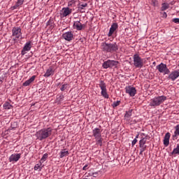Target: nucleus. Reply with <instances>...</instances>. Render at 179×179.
Segmentation results:
<instances>
[{
  "instance_id": "nucleus-20",
  "label": "nucleus",
  "mask_w": 179,
  "mask_h": 179,
  "mask_svg": "<svg viewBox=\"0 0 179 179\" xmlns=\"http://www.w3.org/2000/svg\"><path fill=\"white\" fill-rule=\"evenodd\" d=\"M178 136H179V124H177L175 127V131H174V134L173 135V140L178 139Z\"/></svg>"
},
{
  "instance_id": "nucleus-13",
  "label": "nucleus",
  "mask_w": 179,
  "mask_h": 179,
  "mask_svg": "<svg viewBox=\"0 0 179 179\" xmlns=\"http://www.w3.org/2000/svg\"><path fill=\"white\" fill-rule=\"evenodd\" d=\"M101 128V126H99V127L94 128L92 130V136H94V139H96V142L100 136V133L102 132Z\"/></svg>"
},
{
  "instance_id": "nucleus-45",
  "label": "nucleus",
  "mask_w": 179,
  "mask_h": 179,
  "mask_svg": "<svg viewBox=\"0 0 179 179\" xmlns=\"http://www.w3.org/2000/svg\"><path fill=\"white\" fill-rule=\"evenodd\" d=\"M138 138H139V134H137V135L136 136V140L138 139Z\"/></svg>"
},
{
  "instance_id": "nucleus-23",
  "label": "nucleus",
  "mask_w": 179,
  "mask_h": 179,
  "mask_svg": "<svg viewBox=\"0 0 179 179\" xmlns=\"http://www.w3.org/2000/svg\"><path fill=\"white\" fill-rule=\"evenodd\" d=\"M146 141H147L146 138L142 137L139 141V146L140 147H145V148H146V145H145L146 143Z\"/></svg>"
},
{
  "instance_id": "nucleus-21",
  "label": "nucleus",
  "mask_w": 179,
  "mask_h": 179,
  "mask_svg": "<svg viewBox=\"0 0 179 179\" xmlns=\"http://www.w3.org/2000/svg\"><path fill=\"white\" fill-rule=\"evenodd\" d=\"M52 74H54V71L52 67H50L48 69H47L46 73H45L44 77H50V76Z\"/></svg>"
},
{
  "instance_id": "nucleus-24",
  "label": "nucleus",
  "mask_w": 179,
  "mask_h": 179,
  "mask_svg": "<svg viewBox=\"0 0 179 179\" xmlns=\"http://www.w3.org/2000/svg\"><path fill=\"white\" fill-rule=\"evenodd\" d=\"M69 154V150H62L60 152V157H67Z\"/></svg>"
},
{
  "instance_id": "nucleus-7",
  "label": "nucleus",
  "mask_w": 179,
  "mask_h": 179,
  "mask_svg": "<svg viewBox=\"0 0 179 179\" xmlns=\"http://www.w3.org/2000/svg\"><path fill=\"white\" fill-rule=\"evenodd\" d=\"M157 70H158L160 73H170V69H169L167 65L166 64H163V62H161L159 65L157 66Z\"/></svg>"
},
{
  "instance_id": "nucleus-16",
  "label": "nucleus",
  "mask_w": 179,
  "mask_h": 179,
  "mask_svg": "<svg viewBox=\"0 0 179 179\" xmlns=\"http://www.w3.org/2000/svg\"><path fill=\"white\" fill-rule=\"evenodd\" d=\"M73 26L76 28V30L80 31L85 29V24H81L80 22H74Z\"/></svg>"
},
{
  "instance_id": "nucleus-8",
  "label": "nucleus",
  "mask_w": 179,
  "mask_h": 179,
  "mask_svg": "<svg viewBox=\"0 0 179 179\" xmlns=\"http://www.w3.org/2000/svg\"><path fill=\"white\" fill-rule=\"evenodd\" d=\"M12 36L17 39H19V38L22 39V29H20V27H13L12 29Z\"/></svg>"
},
{
  "instance_id": "nucleus-44",
  "label": "nucleus",
  "mask_w": 179,
  "mask_h": 179,
  "mask_svg": "<svg viewBox=\"0 0 179 179\" xmlns=\"http://www.w3.org/2000/svg\"><path fill=\"white\" fill-rule=\"evenodd\" d=\"M3 84V80L0 78V85Z\"/></svg>"
},
{
  "instance_id": "nucleus-29",
  "label": "nucleus",
  "mask_w": 179,
  "mask_h": 179,
  "mask_svg": "<svg viewBox=\"0 0 179 179\" xmlns=\"http://www.w3.org/2000/svg\"><path fill=\"white\" fill-rule=\"evenodd\" d=\"M176 154H179V145H177L176 148H174L171 155L176 156Z\"/></svg>"
},
{
  "instance_id": "nucleus-30",
  "label": "nucleus",
  "mask_w": 179,
  "mask_h": 179,
  "mask_svg": "<svg viewBox=\"0 0 179 179\" xmlns=\"http://www.w3.org/2000/svg\"><path fill=\"white\" fill-rule=\"evenodd\" d=\"M48 157V154L45 153L41 159V162H42V164H43L44 162H46Z\"/></svg>"
},
{
  "instance_id": "nucleus-39",
  "label": "nucleus",
  "mask_w": 179,
  "mask_h": 179,
  "mask_svg": "<svg viewBox=\"0 0 179 179\" xmlns=\"http://www.w3.org/2000/svg\"><path fill=\"white\" fill-rule=\"evenodd\" d=\"M168 14L166 13V12H164V13L162 14V17L163 18H167Z\"/></svg>"
},
{
  "instance_id": "nucleus-3",
  "label": "nucleus",
  "mask_w": 179,
  "mask_h": 179,
  "mask_svg": "<svg viewBox=\"0 0 179 179\" xmlns=\"http://www.w3.org/2000/svg\"><path fill=\"white\" fill-rule=\"evenodd\" d=\"M101 48L103 51L105 52H117L118 50V45L117 43H102L101 45Z\"/></svg>"
},
{
  "instance_id": "nucleus-34",
  "label": "nucleus",
  "mask_w": 179,
  "mask_h": 179,
  "mask_svg": "<svg viewBox=\"0 0 179 179\" xmlns=\"http://www.w3.org/2000/svg\"><path fill=\"white\" fill-rule=\"evenodd\" d=\"M120 103H121L120 101H114L113 103V105H112V106H113V108H115V107H117V106H119Z\"/></svg>"
},
{
  "instance_id": "nucleus-46",
  "label": "nucleus",
  "mask_w": 179,
  "mask_h": 179,
  "mask_svg": "<svg viewBox=\"0 0 179 179\" xmlns=\"http://www.w3.org/2000/svg\"><path fill=\"white\" fill-rule=\"evenodd\" d=\"M178 78L179 77V69L177 70Z\"/></svg>"
},
{
  "instance_id": "nucleus-43",
  "label": "nucleus",
  "mask_w": 179,
  "mask_h": 179,
  "mask_svg": "<svg viewBox=\"0 0 179 179\" xmlns=\"http://www.w3.org/2000/svg\"><path fill=\"white\" fill-rule=\"evenodd\" d=\"M92 176H93L94 178H96V176H98V173H93Z\"/></svg>"
},
{
  "instance_id": "nucleus-4",
  "label": "nucleus",
  "mask_w": 179,
  "mask_h": 179,
  "mask_svg": "<svg viewBox=\"0 0 179 179\" xmlns=\"http://www.w3.org/2000/svg\"><path fill=\"white\" fill-rule=\"evenodd\" d=\"M134 59V66L137 69H141L144 66L143 59L140 57L139 55H133Z\"/></svg>"
},
{
  "instance_id": "nucleus-41",
  "label": "nucleus",
  "mask_w": 179,
  "mask_h": 179,
  "mask_svg": "<svg viewBox=\"0 0 179 179\" xmlns=\"http://www.w3.org/2000/svg\"><path fill=\"white\" fill-rule=\"evenodd\" d=\"M88 167V164H85V166H84V167L83 168V171H86Z\"/></svg>"
},
{
  "instance_id": "nucleus-35",
  "label": "nucleus",
  "mask_w": 179,
  "mask_h": 179,
  "mask_svg": "<svg viewBox=\"0 0 179 179\" xmlns=\"http://www.w3.org/2000/svg\"><path fill=\"white\" fill-rule=\"evenodd\" d=\"M16 127H17V123L12 122L10 129H15Z\"/></svg>"
},
{
  "instance_id": "nucleus-27",
  "label": "nucleus",
  "mask_w": 179,
  "mask_h": 179,
  "mask_svg": "<svg viewBox=\"0 0 179 179\" xmlns=\"http://www.w3.org/2000/svg\"><path fill=\"white\" fill-rule=\"evenodd\" d=\"M132 112H133V109H129V110L126 112L124 117L129 118L130 117H132Z\"/></svg>"
},
{
  "instance_id": "nucleus-31",
  "label": "nucleus",
  "mask_w": 179,
  "mask_h": 179,
  "mask_svg": "<svg viewBox=\"0 0 179 179\" xmlns=\"http://www.w3.org/2000/svg\"><path fill=\"white\" fill-rule=\"evenodd\" d=\"M47 25L48 26H50L51 27H55V23H54V20H51L50 19L48 20V22H47Z\"/></svg>"
},
{
  "instance_id": "nucleus-12",
  "label": "nucleus",
  "mask_w": 179,
  "mask_h": 179,
  "mask_svg": "<svg viewBox=\"0 0 179 179\" xmlns=\"http://www.w3.org/2000/svg\"><path fill=\"white\" fill-rule=\"evenodd\" d=\"M21 156H22L21 153L12 154L9 157V162H19Z\"/></svg>"
},
{
  "instance_id": "nucleus-18",
  "label": "nucleus",
  "mask_w": 179,
  "mask_h": 179,
  "mask_svg": "<svg viewBox=\"0 0 179 179\" xmlns=\"http://www.w3.org/2000/svg\"><path fill=\"white\" fill-rule=\"evenodd\" d=\"M177 78H178V71H173L169 76V79H171L173 81L176 80Z\"/></svg>"
},
{
  "instance_id": "nucleus-5",
  "label": "nucleus",
  "mask_w": 179,
  "mask_h": 179,
  "mask_svg": "<svg viewBox=\"0 0 179 179\" xmlns=\"http://www.w3.org/2000/svg\"><path fill=\"white\" fill-rule=\"evenodd\" d=\"M99 87L101 90V96H103V98H105V99H108L109 94L107 92L106 84L105 83V82L103 80H101L99 81Z\"/></svg>"
},
{
  "instance_id": "nucleus-10",
  "label": "nucleus",
  "mask_w": 179,
  "mask_h": 179,
  "mask_svg": "<svg viewBox=\"0 0 179 179\" xmlns=\"http://www.w3.org/2000/svg\"><path fill=\"white\" fill-rule=\"evenodd\" d=\"M31 48H32L31 41H27V43H26L24 44V46L23 47L22 50L21 51V55H26L27 52L30 51Z\"/></svg>"
},
{
  "instance_id": "nucleus-37",
  "label": "nucleus",
  "mask_w": 179,
  "mask_h": 179,
  "mask_svg": "<svg viewBox=\"0 0 179 179\" xmlns=\"http://www.w3.org/2000/svg\"><path fill=\"white\" fill-rule=\"evenodd\" d=\"M137 141H138L137 138H135L133 140L132 143H131V145H132V146H134V145H136V144L137 143Z\"/></svg>"
},
{
  "instance_id": "nucleus-48",
  "label": "nucleus",
  "mask_w": 179,
  "mask_h": 179,
  "mask_svg": "<svg viewBox=\"0 0 179 179\" xmlns=\"http://www.w3.org/2000/svg\"><path fill=\"white\" fill-rule=\"evenodd\" d=\"M178 66H179V64H178Z\"/></svg>"
},
{
  "instance_id": "nucleus-1",
  "label": "nucleus",
  "mask_w": 179,
  "mask_h": 179,
  "mask_svg": "<svg viewBox=\"0 0 179 179\" xmlns=\"http://www.w3.org/2000/svg\"><path fill=\"white\" fill-rule=\"evenodd\" d=\"M52 127H46L42 128L39 131H36V136L38 140L42 141L43 140L48 139L49 136H51L52 134Z\"/></svg>"
},
{
  "instance_id": "nucleus-28",
  "label": "nucleus",
  "mask_w": 179,
  "mask_h": 179,
  "mask_svg": "<svg viewBox=\"0 0 179 179\" xmlns=\"http://www.w3.org/2000/svg\"><path fill=\"white\" fill-rule=\"evenodd\" d=\"M3 108L5 110H10L12 108V105L8 102H6L3 105Z\"/></svg>"
},
{
  "instance_id": "nucleus-22",
  "label": "nucleus",
  "mask_w": 179,
  "mask_h": 179,
  "mask_svg": "<svg viewBox=\"0 0 179 179\" xmlns=\"http://www.w3.org/2000/svg\"><path fill=\"white\" fill-rule=\"evenodd\" d=\"M96 145H99V146L103 145L102 131L100 132V136L96 140Z\"/></svg>"
},
{
  "instance_id": "nucleus-6",
  "label": "nucleus",
  "mask_w": 179,
  "mask_h": 179,
  "mask_svg": "<svg viewBox=\"0 0 179 179\" xmlns=\"http://www.w3.org/2000/svg\"><path fill=\"white\" fill-rule=\"evenodd\" d=\"M119 62L117 60H107L106 62H103L102 66L103 69H108L113 67H117Z\"/></svg>"
},
{
  "instance_id": "nucleus-32",
  "label": "nucleus",
  "mask_w": 179,
  "mask_h": 179,
  "mask_svg": "<svg viewBox=\"0 0 179 179\" xmlns=\"http://www.w3.org/2000/svg\"><path fill=\"white\" fill-rule=\"evenodd\" d=\"M68 86H69L68 84H62L61 87H60V90L62 91V92L65 91V90H67Z\"/></svg>"
},
{
  "instance_id": "nucleus-11",
  "label": "nucleus",
  "mask_w": 179,
  "mask_h": 179,
  "mask_svg": "<svg viewBox=\"0 0 179 179\" xmlns=\"http://www.w3.org/2000/svg\"><path fill=\"white\" fill-rule=\"evenodd\" d=\"M62 37L65 41H71L73 40V32H72L71 31H69L68 32L66 33H63L62 34Z\"/></svg>"
},
{
  "instance_id": "nucleus-19",
  "label": "nucleus",
  "mask_w": 179,
  "mask_h": 179,
  "mask_svg": "<svg viewBox=\"0 0 179 179\" xmlns=\"http://www.w3.org/2000/svg\"><path fill=\"white\" fill-rule=\"evenodd\" d=\"M35 79H36V76H33L31 78L24 81V83H23V86H29V85H31V83H33V81L35 80Z\"/></svg>"
},
{
  "instance_id": "nucleus-17",
  "label": "nucleus",
  "mask_w": 179,
  "mask_h": 179,
  "mask_svg": "<svg viewBox=\"0 0 179 179\" xmlns=\"http://www.w3.org/2000/svg\"><path fill=\"white\" fill-rule=\"evenodd\" d=\"M170 137H171V133L168 131V133L166 134L164 138V145L165 146H169L170 143Z\"/></svg>"
},
{
  "instance_id": "nucleus-15",
  "label": "nucleus",
  "mask_w": 179,
  "mask_h": 179,
  "mask_svg": "<svg viewBox=\"0 0 179 179\" xmlns=\"http://www.w3.org/2000/svg\"><path fill=\"white\" fill-rule=\"evenodd\" d=\"M63 12L62 15L63 17H67V15H71L72 13V8H69V7H63Z\"/></svg>"
},
{
  "instance_id": "nucleus-26",
  "label": "nucleus",
  "mask_w": 179,
  "mask_h": 179,
  "mask_svg": "<svg viewBox=\"0 0 179 179\" xmlns=\"http://www.w3.org/2000/svg\"><path fill=\"white\" fill-rule=\"evenodd\" d=\"M169 3H163L162 6V11H166L169 8Z\"/></svg>"
},
{
  "instance_id": "nucleus-33",
  "label": "nucleus",
  "mask_w": 179,
  "mask_h": 179,
  "mask_svg": "<svg viewBox=\"0 0 179 179\" xmlns=\"http://www.w3.org/2000/svg\"><path fill=\"white\" fill-rule=\"evenodd\" d=\"M24 0H17L15 6H21V5L24 4Z\"/></svg>"
},
{
  "instance_id": "nucleus-2",
  "label": "nucleus",
  "mask_w": 179,
  "mask_h": 179,
  "mask_svg": "<svg viewBox=\"0 0 179 179\" xmlns=\"http://www.w3.org/2000/svg\"><path fill=\"white\" fill-rule=\"evenodd\" d=\"M166 99L167 96L165 95L155 96V98L150 99L149 106L151 107L159 106L161 103H163Z\"/></svg>"
},
{
  "instance_id": "nucleus-9",
  "label": "nucleus",
  "mask_w": 179,
  "mask_h": 179,
  "mask_svg": "<svg viewBox=\"0 0 179 179\" xmlns=\"http://www.w3.org/2000/svg\"><path fill=\"white\" fill-rule=\"evenodd\" d=\"M126 93L129 94L130 96H136L137 93V90L136 87H133V86H127L126 88Z\"/></svg>"
},
{
  "instance_id": "nucleus-40",
  "label": "nucleus",
  "mask_w": 179,
  "mask_h": 179,
  "mask_svg": "<svg viewBox=\"0 0 179 179\" xmlns=\"http://www.w3.org/2000/svg\"><path fill=\"white\" fill-rule=\"evenodd\" d=\"M140 148L141 149L142 152L143 153V152L146 150V147H140Z\"/></svg>"
},
{
  "instance_id": "nucleus-42",
  "label": "nucleus",
  "mask_w": 179,
  "mask_h": 179,
  "mask_svg": "<svg viewBox=\"0 0 179 179\" xmlns=\"http://www.w3.org/2000/svg\"><path fill=\"white\" fill-rule=\"evenodd\" d=\"M141 136L146 138L147 135L145 133H142Z\"/></svg>"
},
{
  "instance_id": "nucleus-47",
  "label": "nucleus",
  "mask_w": 179,
  "mask_h": 179,
  "mask_svg": "<svg viewBox=\"0 0 179 179\" xmlns=\"http://www.w3.org/2000/svg\"><path fill=\"white\" fill-rule=\"evenodd\" d=\"M143 154V151H142V149L141 148L140 150V155H142Z\"/></svg>"
},
{
  "instance_id": "nucleus-36",
  "label": "nucleus",
  "mask_w": 179,
  "mask_h": 179,
  "mask_svg": "<svg viewBox=\"0 0 179 179\" xmlns=\"http://www.w3.org/2000/svg\"><path fill=\"white\" fill-rule=\"evenodd\" d=\"M87 3H82L81 5H80L79 8L83 9V8H87Z\"/></svg>"
},
{
  "instance_id": "nucleus-25",
  "label": "nucleus",
  "mask_w": 179,
  "mask_h": 179,
  "mask_svg": "<svg viewBox=\"0 0 179 179\" xmlns=\"http://www.w3.org/2000/svg\"><path fill=\"white\" fill-rule=\"evenodd\" d=\"M41 166H42V162L41 160L39 164H35L34 169L35 171H38V169H39V171H41V169H43V167H41Z\"/></svg>"
},
{
  "instance_id": "nucleus-38",
  "label": "nucleus",
  "mask_w": 179,
  "mask_h": 179,
  "mask_svg": "<svg viewBox=\"0 0 179 179\" xmlns=\"http://www.w3.org/2000/svg\"><path fill=\"white\" fill-rule=\"evenodd\" d=\"M172 22L179 24V18H173L172 19Z\"/></svg>"
},
{
  "instance_id": "nucleus-14",
  "label": "nucleus",
  "mask_w": 179,
  "mask_h": 179,
  "mask_svg": "<svg viewBox=\"0 0 179 179\" xmlns=\"http://www.w3.org/2000/svg\"><path fill=\"white\" fill-rule=\"evenodd\" d=\"M117 29H118V24H117V22H113V24H112L111 27L109 29V33H108V36L111 37L114 34V32L116 30H117Z\"/></svg>"
}]
</instances>
